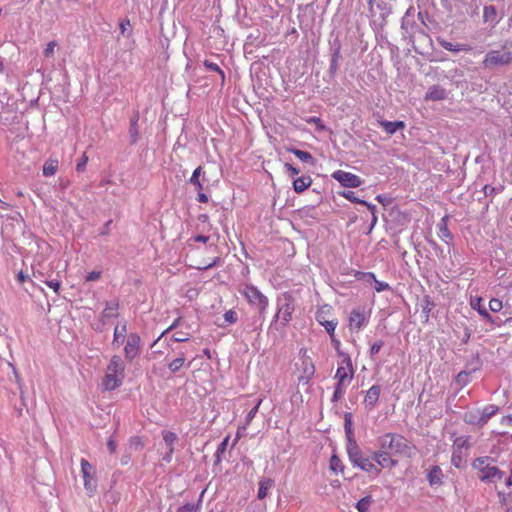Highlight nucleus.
<instances>
[{"label":"nucleus","mask_w":512,"mask_h":512,"mask_svg":"<svg viewBox=\"0 0 512 512\" xmlns=\"http://www.w3.org/2000/svg\"><path fill=\"white\" fill-rule=\"evenodd\" d=\"M377 446L379 450H383L395 457L410 458L414 450V446L404 436L390 432L377 438Z\"/></svg>","instance_id":"f257e3e1"},{"label":"nucleus","mask_w":512,"mask_h":512,"mask_svg":"<svg viewBox=\"0 0 512 512\" xmlns=\"http://www.w3.org/2000/svg\"><path fill=\"white\" fill-rule=\"evenodd\" d=\"M342 362L337 367L334 379L336 380L335 390L332 396L333 402H338L346 393L348 385L352 382L355 369L351 357L348 354L341 353Z\"/></svg>","instance_id":"f03ea898"},{"label":"nucleus","mask_w":512,"mask_h":512,"mask_svg":"<svg viewBox=\"0 0 512 512\" xmlns=\"http://www.w3.org/2000/svg\"><path fill=\"white\" fill-rule=\"evenodd\" d=\"M125 378V364L120 356L114 355L111 357L106 373L102 379V386L104 390L112 391L121 386Z\"/></svg>","instance_id":"7ed1b4c3"},{"label":"nucleus","mask_w":512,"mask_h":512,"mask_svg":"<svg viewBox=\"0 0 512 512\" xmlns=\"http://www.w3.org/2000/svg\"><path fill=\"white\" fill-rule=\"evenodd\" d=\"M493 462L494 459L488 456L479 457L473 461L472 466L478 470L481 481L497 483L503 479L504 472L492 465Z\"/></svg>","instance_id":"20e7f679"},{"label":"nucleus","mask_w":512,"mask_h":512,"mask_svg":"<svg viewBox=\"0 0 512 512\" xmlns=\"http://www.w3.org/2000/svg\"><path fill=\"white\" fill-rule=\"evenodd\" d=\"M348 457L353 466L358 467L359 469L373 475H380V468L373 463L372 459L367 457L358 447V445L353 442L348 448Z\"/></svg>","instance_id":"39448f33"},{"label":"nucleus","mask_w":512,"mask_h":512,"mask_svg":"<svg viewBox=\"0 0 512 512\" xmlns=\"http://www.w3.org/2000/svg\"><path fill=\"white\" fill-rule=\"evenodd\" d=\"M295 366L298 372V383L307 385L315 374V365L306 348L300 349L299 361Z\"/></svg>","instance_id":"423d86ee"},{"label":"nucleus","mask_w":512,"mask_h":512,"mask_svg":"<svg viewBox=\"0 0 512 512\" xmlns=\"http://www.w3.org/2000/svg\"><path fill=\"white\" fill-rule=\"evenodd\" d=\"M512 63V44L503 46L502 50L489 51L482 62L484 68L507 66Z\"/></svg>","instance_id":"0eeeda50"},{"label":"nucleus","mask_w":512,"mask_h":512,"mask_svg":"<svg viewBox=\"0 0 512 512\" xmlns=\"http://www.w3.org/2000/svg\"><path fill=\"white\" fill-rule=\"evenodd\" d=\"M295 311V299L290 292H284L278 298L276 318L281 321L282 326H287L292 320Z\"/></svg>","instance_id":"6e6552de"},{"label":"nucleus","mask_w":512,"mask_h":512,"mask_svg":"<svg viewBox=\"0 0 512 512\" xmlns=\"http://www.w3.org/2000/svg\"><path fill=\"white\" fill-rule=\"evenodd\" d=\"M240 294L245 297L249 304L255 306L260 313H264L268 307V298L256 287L245 284L239 289Z\"/></svg>","instance_id":"1a4fd4ad"},{"label":"nucleus","mask_w":512,"mask_h":512,"mask_svg":"<svg viewBox=\"0 0 512 512\" xmlns=\"http://www.w3.org/2000/svg\"><path fill=\"white\" fill-rule=\"evenodd\" d=\"M80 465L84 488L90 495H92L97 488V480L95 477L94 467L85 458L81 459Z\"/></svg>","instance_id":"9d476101"},{"label":"nucleus","mask_w":512,"mask_h":512,"mask_svg":"<svg viewBox=\"0 0 512 512\" xmlns=\"http://www.w3.org/2000/svg\"><path fill=\"white\" fill-rule=\"evenodd\" d=\"M330 310L331 308L329 306L320 308L316 313V320L319 324L324 326L325 330L330 335L332 342H334L336 345H339V341L335 338V329L337 327L338 321L336 319H327V315L329 314Z\"/></svg>","instance_id":"9b49d317"},{"label":"nucleus","mask_w":512,"mask_h":512,"mask_svg":"<svg viewBox=\"0 0 512 512\" xmlns=\"http://www.w3.org/2000/svg\"><path fill=\"white\" fill-rule=\"evenodd\" d=\"M372 459L376 462L375 465L380 468V471L383 469L391 470L398 465V460L395 459V456L379 449L373 452Z\"/></svg>","instance_id":"f8f14e48"},{"label":"nucleus","mask_w":512,"mask_h":512,"mask_svg":"<svg viewBox=\"0 0 512 512\" xmlns=\"http://www.w3.org/2000/svg\"><path fill=\"white\" fill-rule=\"evenodd\" d=\"M140 336L137 333H130L124 347V355L127 361H133L140 352Z\"/></svg>","instance_id":"ddd939ff"},{"label":"nucleus","mask_w":512,"mask_h":512,"mask_svg":"<svg viewBox=\"0 0 512 512\" xmlns=\"http://www.w3.org/2000/svg\"><path fill=\"white\" fill-rule=\"evenodd\" d=\"M332 177L341 185L349 188H356L362 184V179L359 176L343 170L335 171Z\"/></svg>","instance_id":"4468645a"},{"label":"nucleus","mask_w":512,"mask_h":512,"mask_svg":"<svg viewBox=\"0 0 512 512\" xmlns=\"http://www.w3.org/2000/svg\"><path fill=\"white\" fill-rule=\"evenodd\" d=\"M348 321L351 331H359L367 322V315L364 309H353L350 312Z\"/></svg>","instance_id":"2eb2a0df"},{"label":"nucleus","mask_w":512,"mask_h":512,"mask_svg":"<svg viewBox=\"0 0 512 512\" xmlns=\"http://www.w3.org/2000/svg\"><path fill=\"white\" fill-rule=\"evenodd\" d=\"M380 393H381L380 385H377V384L372 385L366 392V395H365L364 401H363L364 405L370 410L374 409L378 403Z\"/></svg>","instance_id":"dca6fc26"},{"label":"nucleus","mask_w":512,"mask_h":512,"mask_svg":"<svg viewBox=\"0 0 512 512\" xmlns=\"http://www.w3.org/2000/svg\"><path fill=\"white\" fill-rule=\"evenodd\" d=\"M127 324L126 322L118 323L114 328L112 346L119 348L127 341Z\"/></svg>","instance_id":"f3484780"},{"label":"nucleus","mask_w":512,"mask_h":512,"mask_svg":"<svg viewBox=\"0 0 512 512\" xmlns=\"http://www.w3.org/2000/svg\"><path fill=\"white\" fill-rule=\"evenodd\" d=\"M438 43L443 49H445L447 51H451V52H460V51L469 52L472 50V46H470L469 44H464V43L453 44L444 39H438Z\"/></svg>","instance_id":"a211bd4d"},{"label":"nucleus","mask_w":512,"mask_h":512,"mask_svg":"<svg viewBox=\"0 0 512 512\" xmlns=\"http://www.w3.org/2000/svg\"><path fill=\"white\" fill-rule=\"evenodd\" d=\"M446 96L447 94L444 88L439 85H434L428 89L425 95V100L441 101L444 100Z\"/></svg>","instance_id":"6ab92c4d"},{"label":"nucleus","mask_w":512,"mask_h":512,"mask_svg":"<svg viewBox=\"0 0 512 512\" xmlns=\"http://www.w3.org/2000/svg\"><path fill=\"white\" fill-rule=\"evenodd\" d=\"M443 476V472L439 466H432L428 471L427 480L430 486L441 485Z\"/></svg>","instance_id":"aec40b11"},{"label":"nucleus","mask_w":512,"mask_h":512,"mask_svg":"<svg viewBox=\"0 0 512 512\" xmlns=\"http://www.w3.org/2000/svg\"><path fill=\"white\" fill-rule=\"evenodd\" d=\"M59 167V160L56 157H49L43 164L42 172L45 177L53 176Z\"/></svg>","instance_id":"412c9836"},{"label":"nucleus","mask_w":512,"mask_h":512,"mask_svg":"<svg viewBox=\"0 0 512 512\" xmlns=\"http://www.w3.org/2000/svg\"><path fill=\"white\" fill-rule=\"evenodd\" d=\"M380 126L385 130V132L389 135H393L397 130H402L405 128V123L403 121H387L383 120L379 122Z\"/></svg>","instance_id":"4be33fe9"},{"label":"nucleus","mask_w":512,"mask_h":512,"mask_svg":"<svg viewBox=\"0 0 512 512\" xmlns=\"http://www.w3.org/2000/svg\"><path fill=\"white\" fill-rule=\"evenodd\" d=\"M311 184L312 179L310 176H301L293 181V189L296 193H302L307 188H309Z\"/></svg>","instance_id":"5701e85b"},{"label":"nucleus","mask_w":512,"mask_h":512,"mask_svg":"<svg viewBox=\"0 0 512 512\" xmlns=\"http://www.w3.org/2000/svg\"><path fill=\"white\" fill-rule=\"evenodd\" d=\"M119 302L117 300L110 301L106 304L103 312V319L115 318L118 316Z\"/></svg>","instance_id":"b1692460"},{"label":"nucleus","mask_w":512,"mask_h":512,"mask_svg":"<svg viewBox=\"0 0 512 512\" xmlns=\"http://www.w3.org/2000/svg\"><path fill=\"white\" fill-rule=\"evenodd\" d=\"M257 498L262 500L268 495V491L273 485V480L271 478H262L259 483Z\"/></svg>","instance_id":"393cba45"},{"label":"nucleus","mask_w":512,"mask_h":512,"mask_svg":"<svg viewBox=\"0 0 512 512\" xmlns=\"http://www.w3.org/2000/svg\"><path fill=\"white\" fill-rule=\"evenodd\" d=\"M435 304L430 296L426 295L421 301L422 314L425 321L429 320L430 313L433 310Z\"/></svg>","instance_id":"a878e982"},{"label":"nucleus","mask_w":512,"mask_h":512,"mask_svg":"<svg viewBox=\"0 0 512 512\" xmlns=\"http://www.w3.org/2000/svg\"><path fill=\"white\" fill-rule=\"evenodd\" d=\"M438 228H439V237L444 240V241H447V240H452V234L450 233L449 229H448V217L447 216H444L439 224H438Z\"/></svg>","instance_id":"bb28decb"},{"label":"nucleus","mask_w":512,"mask_h":512,"mask_svg":"<svg viewBox=\"0 0 512 512\" xmlns=\"http://www.w3.org/2000/svg\"><path fill=\"white\" fill-rule=\"evenodd\" d=\"M497 411L498 407L495 405L486 406L482 412L479 411L481 426L485 425Z\"/></svg>","instance_id":"cd10ccee"},{"label":"nucleus","mask_w":512,"mask_h":512,"mask_svg":"<svg viewBox=\"0 0 512 512\" xmlns=\"http://www.w3.org/2000/svg\"><path fill=\"white\" fill-rule=\"evenodd\" d=\"M202 166H198L192 173V176L189 179V182L195 186L198 192L203 191V184L200 181V175L202 173Z\"/></svg>","instance_id":"c85d7f7f"},{"label":"nucleus","mask_w":512,"mask_h":512,"mask_svg":"<svg viewBox=\"0 0 512 512\" xmlns=\"http://www.w3.org/2000/svg\"><path fill=\"white\" fill-rule=\"evenodd\" d=\"M363 275H364V277H365L367 280L372 279V280L374 281V283H375L374 288H375V290H376L377 292H382V291H386V290H389V289H390L389 284H388V283H386V282H382V281L377 280V279H376V276H375V274H374V273H372V272H368V273H364Z\"/></svg>","instance_id":"c756f323"},{"label":"nucleus","mask_w":512,"mask_h":512,"mask_svg":"<svg viewBox=\"0 0 512 512\" xmlns=\"http://www.w3.org/2000/svg\"><path fill=\"white\" fill-rule=\"evenodd\" d=\"M341 195L344 198H346L349 201H351L352 203L363 204V205H366L371 211L375 210V206L374 205L369 204L366 201L359 199L358 197L355 196V192H353V191H345V192H342Z\"/></svg>","instance_id":"7c9ffc66"},{"label":"nucleus","mask_w":512,"mask_h":512,"mask_svg":"<svg viewBox=\"0 0 512 512\" xmlns=\"http://www.w3.org/2000/svg\"><path fill=\"white\" fill-rule=\"evenodd\" d=\"M289 151L292 152L302 162L312 163V164L314 163V158L309 152L299 150L296 148H291V149H289Z\"/></svg>","instance_id":"2f4dec72"},{"label":"nucleus","mask_w":512,"mask_h":512,"mask_svg":"<svg viewBox=\"0 0 512 512\" xmlns=\"http://www.w3.org/2000/svg\"><path fill=\"white\" fill-rule=\"evenodd\" d=\"M464 421L471 425L481 426L479 410L466 412L464 415Z\"/></svg>","instance_id":"473e14b6"},{"label":"nucleus","mask_w":512,"mask_h":512,"mask_svg":"<svg viewBox=\"0 0 512 512\" xmlns=\"http://www.w3.org/2000/svg\"><path fill=\"white\" fill-rule=\"evenodd\" d=\"M470 306L473 310H476L479 315H482V311H487L482 297L476 296L471 298Z\"/></svg>","instance_id":"72a5a7b5"},{"label":"nucleus","mask_w":512,"mask_h":512,"mask_svg":"<svg viewBox=\"0 0 512 512\" xmlns=\"http://www.w3.org/2000/svg\"><path fill=\"white\" fill-rule=\"evenodd\" d=\"M185 364V357L181 354L168 364V368L172 373L178 372Z\"/></svg>","instance_id":"f704fd0d"},{"label":"nucleus","mask_w":512,"mask_h":512,"mask_svg":"<svg viewBox=\"0 0 512 512\" xmlns=\"http://www.w3.org/2000/svg\"><path fill=\"white\" fill-rule=\"evenodd\" d=\"M205 68L209 71H214V72H217L220 77H221V82L222 84L225 82V73L224 71L219 67L218 64L212 62V61H209V60H205L203 62Z\"/></svg>","instance_id":"c9c22d12"},{"label":"nucleus","mask_w":512,"mask_h":512,"mask_svg":"<svg viewBox=\"0 0 512 512\" xmlns=\"http://www.w3.org/2000/svg\"><path fill=\"white\" fill-rule=\"evenodd\" d=\"M163 440L165 441L166 445L169 448L170 453L174 450V443L177 440V435L174 432L171 431H163Z\"/></svg>","instance_id":"e433bc0d"},{"label":"nucleus","mask_w":512,"mask_h":512,"mask_svg":"<svg viewBox=\"0 0 512 512\" xmlns=\"http://www.w3.org/2000/svg\"><path fill=\"white\" fill-rule=\"evenodd\" d=\"M469 448V438L468 437H457L453 443V450L462 452V449Z\"/></svg>","instance_id":"4c0bfd02"},{"label":"nucleus","mask_w":512,"mask_h":512,"mask_svg":"<svg viewBox=\"0 0 512 512\" xmlns=\"http://www.w3.org/2000/svg\"><path fill=\"white\" fill-rule=\"evenodd\" d=\"M372 503V499L370 496H366V497H363L361 498L357 504H356V509L359 511V512H368L369 511V508H370V505Z\"/></svg>","instance_id":"58836bf2"},{"label":"nucleus","mask_w":512,"mask_h":512,"mask_svg":"<svg viewBox=\"0 0 512 512\" xmlns=\"http://www.w3.org/2000/svg\"><path fill=\"white\" fill-rule=\"evenodd\" d=\"M497 12L493 6H486L483 11V18L487 21H494L496 19Z\"/></svg>","instance_id":"ea45409f"},{"label":"nucleus","mask_w":512,"mask_h":512,"mask_svg":"<svg viewBox=\"0 0 512 512\" xmlns=\"http://www.w3.org/2000/svg\"><path fill=\"white\" fill-rule=\"evenodd\" d=\"M261 403H262V399H259L258 402L256 403V405L247 413V415L245 417L246 425H249L252 422V420L255 418Z\"/></svg>","instance_id":"a19ab883"},{"label":"nucleus","mask_w":512,"mask_h":512,"mask_svg":"<svg viewBox=\"0 0 512 512\" xmlns=\"http://www.w3.org/2000/svg\"><path fill=\"white\" fill-rule=\"evenodd\" d=\"M451 462L456 468L462 467L464 460L462 458L461 452L453 450Z\"/></svg>","instance_id":"79ce46f5"},{"label":"nucleus","mask_w":512,"mask_h":512,"mask_svg":"<svg viewBox=\"0 0 512 512\" xmlns=\"http://www.w3.org/2000/svg\"><path fill=\"white\" fill-rule=\"evenodd\" d=\"M503 308V303L500 299L498 298H492L490 301H489V309L492 311V312H499L501 311Z\"/></svg>","instance_id":"37998d69"},{"label":"nucleus","mask_w":512,"mask_h":512,"mask_svg":"<svg viewBox=\"0 0 512 512\" xmlns=\"http://www.w3.org/2000/svg\"><path fill=\"white\" fill-rule=\"evenodd\" d=\"M57 45H58V44H57V42H56V41H54V40H53V41H50V42L47 44V46H46V48L44 49V51H43L44 56H45L46 58H51V57H53V55H54V50H55V48L57 47Z\"/></svg>","instance_id":"c03bdc74"},{"label":"nucleus","mask_w":512,"mask_h":512,"mask_svg":"<svg viewBox=\"0 0 512 512\" xmlns=\"http://www.w3.org/2000/svg\"><path fill=\"white\" fill-rule=\"evenodd\" d=\"M88 160H89L88 155L84 152V153L82 154L81 158L79 159V161H78V162H77V164H76V170H77L78 172H83V171H85V169H86V165H87V163H88Z\"/></svg>","instance_id":"a18cd8bd"},{"label":"nucleus","mask_w":512,"mask_h":512,"mask_svg":"<svg viewBox=\"0 0 512 512\" xmlns=\"http://www.w3.org/2000/svg\"><path fill=\"white\" fill-rule=\"evenodd\" d=\"M330 468L331 470L337 472L338 470L342 471L343 466L341 464V460L337 456H332L330 459Z\"/></svg>","instance_id":"49530a36"},{"label":"nucleus","mask_w":512,"mask_h":512,"mask_svg":"<svg viewBox=\"0 0 512 512\" xmlns=\"http://www.w3.org/2000/svg\"><path fill=\"white\" fill-rule=\"evenodd\" d=\"M44 283L56 294H59L60 288H61V282L59 280H45Z\"/></svg>","instance_id":"de8ad7c7"},{"label":"nucleus","mask_w":512,"mask_h":512,"mask_svg":"<svg viewBox=\"0 0 512 512\" xmlns=\"http://www.w3.org/2000/svg\"><path fill=\"white\" fill-rule=\"evenodd\" d=\"M32 274L36 278H45L50 276L48 273L44 272L40 267H37L35 264H32Z\"/></svg>","instance_id":"09e8293b"},{"label":"nucleus","mask_w":512,"mask_h":512,"mask_svg":"<svg viewBox=\"0 0 512 512\" xmlns=\"http://www.w3.org/2000/svg\"><path fill=\"white\" fill-rule=\"evenodd\" d=\"M173 340L175 342H186L189 340V334L178 331L173 335Z\"/></svg>","instance_id":"8fccbe9b"},{"label":"nucleus","mask_w":512,"mask_h":512,"mask_svg":"<svg viewBox=\"0 0 512 512\" xmlns=\"http://www.w3.org/2000/svg\"><path fill=\"white\" fill-rule=\"evenodd\" d=\"M224 318L229 323H234L237 320L236 312L233 310H229L224 314Z\"/></svg>","instance_id":"3c124183"},{"label":"nucleus","mask_w":512,"mask_h":512,"mask_svg":"<svg viewBox=\"0 0 512 512\" xmlns=\"http://www.w3.org/2000/svg\"><path fill=\"white\" fill-rule=\"evenodd\" d=\"M284 168L286 170V172L290 175V176H295L297 174H299V169H297L296 167H294L293 165L289 164V163H286L284 165Z\"/></svg>","instance_id":"603ef678"},{"label":"nucleus","mask_w":512,"mask_h":512,"mask_svg":"<svg viewBox=\"0 0 512 512\" xmlns=\"http://www.w3.org/2000/svg\"><path fill=\"white\" fill-rule=\"evenodd\" d=\"M107 447L111 454H114L117 449V443L116 440L113 437H110L107 441Z\"/></svg>","instance_id":"864d4df0"},{"label":"nucleus","mask_w":512,"mask_h":512,"mask_svg":"<svg viewBox=\"0 0 512 512\" xmlns=\"http://www.w3.org/2000/svg\"><path fill=\"white\" fill-rule=\"evenodd\" d=\"M382 346H383L382 341H377V342L373 343L370 347V354L371 355L377 354L380 351V349L382 348Z\"/></svg>","instance_id":"5fc2aeb1"},{"label":"nucleus","mask_w":512,"mask_h":512,"mask_svg":"<svg viewBox=\"0 0 512 512\" xmlns=\"http://www.w3.org/2000/svg\"><path fill=\"white\" fill-rule=\"evenodd\" d=\"M307 122L315 124L319 130L325 129V126L322 124V121L319 117H311L307 120Z\"/></svg>","instance_id":"6e6d98bb"},{"label":"nucleus","mask_w":512,"mask_h":512,"mask_svg":"<svg viewBox=\"0 0 512 512\" xmlns=\"http://www.w3.org/2000/svg\"><path fill=\"white\" fill-rule=\"evenodd\" d=\"M100 277H101L100 271H92V272L88 273V275L86 276V281L87 282L95 281V280L99 279Z\"/></svg>","instance_id":"4d7b16f0"},{"label":"nucleus","mask_w":512,"mask_h":512,"mask_svg":"<svg viewBox=\"0 0 512 512\" xmlns=\"http://www.w3.org/2000/svg\"><path fill=\"white\" fill-rule=\"evenodd\" d=\"M229 439H230V436H226L223 441L219 444L218 448H217V453H223L226 448H227V445H228V442H229Z\"/></svg>","instance_id":"13d9d810"},{"label":"nucleus","mask_w":512,"mask_h":512,"mask_svg":"<svg viewBox=\"0 0 512 512\" xmlns=\"http://www.w3.org/2000/svg\"><path fill=\"white\" fill-rule=\"evenodd\" d=\"M482 315H480L487 323H489L492 327L496 326V323L492 316L488 313V311H482Z\"/></svg>","instance_id":"bf43d9fd"},{"label":"nucleus","mask_w":512,"mask_h":512,"mask_svg":"<svg viewBox=\"0 0 512 512\" xmlns=\"http://www.w3.org/2000/svg\"><path fill=\"white\" fill-rule=\"evenodd\" d=\"M195 507L193 504H186L179 508L178 512H195Z\"/></svg>","instance_id":"052dcab7"},{"label":"nucleus","mask_w":512,"mask_h":512,"mask_svg":"<svg viewBox=\"0 0 512 512\" xmlns=\"http://www.w3.org/2000/svg\"><path fill=\"white\" fill-rule=\"evenodd\" d=\"M29 275H26L24 274L22 271H20L18 274H17V280L19 283H24L25 281L29 280Z\"/></svg>","instance_id":"680f3d73"},{"label":"nucleus","mask_w":512,"mask_h":512,"mask_svg":"<svg viewBox=\"0 0 512 512\" xmlns=\"http://www.w3.org/2000/svg\"><path fill=\"white\" fill-rule=\"evenodd\" d=\"M197 200L201 203H207L208 202V196L203 193V191L198 192V198Z\"/></svg>","instance_id":"e2e57ef3"},{"label":"nucleus","mask_w":512,"mask_h":512,"mask_svg":"<svg viewBox=\"0 0 512 512\" xmlns=\"http://www.w3.org/2000/svg\"><path fill=\"white\" fill-rule=\"evenodd\" d=\"M247 426L248 425L245 424L243 427L238 429L233 445H235L239 441V439L242 437V431L245 430Z\"/></svg>","instance_id":"0e129e2a"},{"label":"nucleus","mask_w":512,"mask_h":512,"mask_svg":"<svg viewBox=\"0 0 512 512\" xmlns=\"http://www.w3.org/2000/svg\"><path fill=\"white\" fill-rule=\"evenodd\" d=\"M193 240L195 242L206 243L209 240V237L208 236H203V235H198V236L193 237Z\"/></svg>","instance_id":"69168bd1"},{"label":"nucleus","mask_w":512,"mask_h":512,"mask_svg":"<svg viewBox=\"0 0 512 512\" xmlns=\"http://www.w3.org/2000/svg\"><path fill=\"white\" fill-rule=\"evenodd\" d=\"M179 322H180V318H177L166 330L165 332H168L170 330H173L175 329L178 325H179Z\"/></svg>","instance_id":"338daca9"},{"label":"nucleus","mask_w":512,"mask_h":512,"mask_svg":"<svg viewBox=\"0 0 512 512\" xmlns=\"http://www.w3.org/2000/svg\"><path fill=\"white\" fill-rule=\"evenodd\" d=\"M345 430L347 434H351V422L349 419H345Z\"/></svg>","instance_id":"774afa93"}]
</instances>
